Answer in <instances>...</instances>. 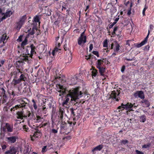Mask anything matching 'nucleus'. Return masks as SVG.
Wrapping results in <instances>:
<instances>
[{
  "mask_svg": "<svg viewBox=\"0 0 154 154\" xmlns=\"http://www.w3.org/2000/svg\"><path fill=\"white\" fill-rule=\"evenodd\" d=\"M68 92V93L65 96V100L62 103V105L63 106L67 105L70 101V97L71 98V100L76 101V100L82 97L83 94L81 91H79V87L70 90Z\"/></svg>",
  "mask_w": 154,
  "mask_h": 154,
  "instance_id": "f257e3e1",
  "label": "nucleus"
},
{
  "mask_svg": "<svg viewBox=\"0 0 154 154\" xmlns=\"http://www.w3.org/2000/svg\"><path fill=\"white\" fill-rule=\"evenodd\" d=\"M55 81H56V89L57 94L60 97H63L64 95L66 94L67 89L64 86L66 81L62 79L60 76H57L55 78Z\"/></svg>",
  "mask_w": 154,
  "mask_h": 154,
  "instance_id": "f03ea898",
  "label": "nucleus"
},
{
  "mask_svg": "<svg viewBox=\"0 0 154 154\" xmlns=\"http://www.w3.org/2000/svg\"><path fill=\"white\" fill-rule=\"evenodd\" d=\"M27 104V102H26L23 100H22L19 104L15 105L11 109V111L12 112L16 110L20 109L22 110L21 111H18L17 113V119H22L23 118H26V116L24 113V112L23 111V109H26V104Z\"/></svg>",
  "mask_w": 154,
  "mask_h": 154,
  "instance_id": "7ed1b4c3",
  "label": "nucleus"
},
{
  "mask_svg": "<svg viewBox=\"0 0 154 154\" xmlns=\"http://www.w3.org/2000/svg\"><path fill=\"white\" fill-rule=\"evenodd\" d=\"M70 111L71 112V116L72 117H73V121H68V122L70 125H71L73 124V125L74 126L76 123L75 121L79 119L80 116V114L79 113H77V115H76L75 113L77 111L76 110L72 108H70Z\"/></svg>",
  "mask_w": 154,
  "mask_h": 154,
  "instance_id": "20e7f679",
  "label": "nucleus"
},
{
  "mask_svg": "<svg viewBox=\"0 0 154 154\" xmlns=\"http://www.w3.org/2000/svg\"><path fill=\"white\" fill-rule=\"evenodd\" d=\"M134 104H132L129 103H127L126 104H124L122 103L121 106L118 107V109H120L121 111L124 110V109H125L129 111H133L134 110L132 109L133 107H134L135 108V107H137L134 106Z\"/></svg>",
  "mask_w": 154,
  "mask_h": 154,
  "instance_id": "39448f33",
  "label": "nucleus"
},
{
  "mask_svg": "<svg viewBox=\"0 0 154 154\" xmlns=\"http://www.w3.org/2000/svg\"><path fill=\"white\" fill-rule=\"evenodd\" d=\"M27 18L26 15H25L20 17L19 21L16 23V28L17 30H20L21 29Z\"/></svg>",
  "mask_w": 154,
  "mask_h": 154,
  "instance_id": "423d86ee",
  "label": "nucleus"
},
{
  "mask_svg": "<svg viewBox=\"0 0 154 154\" xmlns=\"http://www.w3.org/2000/svg\"><path fill=\"white\" fill-rule=\"evenodd\" d=\"M85 30L80 35V36L78 39V44L79 45H81L82 43L84 44L86 42L87 37L85 35Z\"/></svg>",
  "mask_w": 154,
  "mask_h": 154,
  "instance_id": "0eeeda50",
  "label": "nucleus"
},
{
  "mask_svg": "<svg viewBox=\"0 0 154 154\" xmlns=\"http://www.w3.org/2000/svg\"><path fill=\"white\" fill-rule=\"evenodd\" d=\"M42 134V132L38 129H35L33 134L30 135L31 140L32 141L36 140Z\"/></svg>",
  "mask_w": 154,
  "mask_h": 154,
  "instance_id": "6e6552de",
  "label": "nucleus"
},
{
  "mask_svg": "<svg viewBox=\"0 0 154 154\" xmlns=\"http://www.w3.org/2000/svg\"><path fill=\"white\" fill-rule=\"evenodd\" d=\"M18 138V137L17 135L11 136L6 137L5 140L8 144H11L15 143Z\"/></svg>",
  "mask_w": 154,
  "mask_h": 154,
  "instance_id": "1a4fd4ad",
  "label": "nucleus"
},
{
  "mask_svg": "<svg viewBox=\"0 0 154 154\" xmlns=\"http://www.w3.org/2000/svg\"><path fill=\"white\" fill-rule=\"evenodd\" d=\"M120 94V93L115 91H112V93L110 95V97L113 100H115L116 101H118L120 99V97L118 96Z\"/></svg>",
  "mask_w": 154,
  "mask_h": 154,
  "instance_id": "9d476101",
  "label": "nucleus"
},
{
  "mask_svg": "<svg viewBox=\"0 0 154 154\" xmlns=\"http://www.w3.org/2000/svg\"><path fill=\"white\" fill-rule=\"evenodd\" d=\"M134 97L136 98H140L141 99L145 98L144 94L142 91H136L134 94Z\"/></svg>",
  "mask_w": 154,
  "mask_h": 154,
  "instance_id": "9b49d317",
  "label": "nucleus"
},
{
  "mask_svg": "<svg viewBox=\"0 0 154 154\" xmlns=\"http://www.w3.org/2000/svg\"><path fill=\"white\" fill-rule=\"evenodd\" d=\"M64 112V109L63 108L60 107L57 114L58 119L60 121H62L63 118V114Z\"/></svg>",
  "mask_w": 154,
  "mask_h": 154,
  "instance_id": "f8f14e48",
  "label": "nucleus"
},
{
  "mask_svg": "<svg viewBox=\"0 0 154 154\" xmlns=\"http://www.w3.org/2000/svg\"><path fill=\"white\" fill-rule=\"evenodd\" d=\"M22 73V71L20 70L14 69L13 71L11 73L10 75L11 77L13 76L14 79H17L20 73Z\"/></svg>",
  "mask_w": 154,
  "mask_h": 154,
  "instance_id": "ddd939ff",
  "label": "nucleus"
},
{
  "mask_svg": "<svg viewBox=\"0 0 154 154\" xmlns=\"http://www.w3.org/2000/svg\"><path fill=\"white\" fill-rule=\"evenodd\" d=\"M27 48H29L31 49L30 54V57L32 58V56L34 54H36V52L35 51L36 49V48L34 45L33 44H31L30 46H27Z\"/></svg>",
  "mask_w": 154,
  "mask_h": 154,
  "instance_id": "4468645a",
  "label": "nucleus"
},
{
  "mask_svg": "<svg viewBox=\"0 0 154 154\" xmlns=\"http://www.w3.org/2000/svg\"><path fill=\"white\" fill-rule=\"evenodd\" d=\"M8 92L11 98L13 99L15 96H18V93L12 90H8Z\"/></svg>",
  "mask_w": 154,
  "mask_h": 154,
  "instance_id": "2eb2a0df",
  "label": "nucleus"
},
{
  "mask_svg": "<svg viewBox=\"0 0 154 154\" xmlns=\"http://www.w3.org/2000/svg\"><path fill=\"white\" fill-rule=\"evenodd\" d=\"M103 147V145L102 144L99 145L93 148L92 150L93 154H96V151H100Z\"/></svg>",
  "mask_w": 154,
  "mask_h": 154,
  "instance_id": "dca6fc26",
  "label": "nucleus"
},
{
  "mask_svg": "<svg viewBox=\"0 0 154 154\" xmlns=\"http://www.w3.org/2000/svg\"><path fill=\"white\" fill-rule=\"evenodd\" d=\"M16 151L15 148L14 147L11 146L10 149L5 152V154H16Z\"/></svg>",
  "mask_w": 154,
  "mask_h": 154,
  "instance_id": "f3484780",
  "label": "nucleus"
},
{
  "mask_svg": "<svg viewBox=\"0 0 154 154\" xmlns=\"http://www.w3.org/2000/svg\"><path fill=\"white\" fill-rule=\"evenodd\" d=\"M5 127L7 129V131L9 132H11L13 131V125L8 123L5 124Z\"/></svg>",
  "mask_w": 154,
  "mask_h": 154,
  "instance_id": "a211bd4d",
  "label": "nucleus"
},
{
  "mask_svg": "<svg viewBox=\"0 0 154 154\" xmlns=\"http://www.w3.org/2000/svg\"><path fill=\"white\" fill-rule=\"evenodd\" d=\"M68 82L69 85H74L76 83V79L71 76L69 78Z\"/></svg>",
  "mask_w": 154,
  "mask_h": 154,
  "instance_id": "6ab92c4d",
  "label": "nucleus"
},
{
  "mask_svg": "<svg viewBox=\"0 0 154 154\" xmlns=\"http://www.w3.org/2000/svg\"><path fill=\"white\" fill-rule=\"evenodd\" d=\"M20 75L19 77V79L21 81V82L24 81L25 82L27 80V78L26 76V73L25 72H23L22 71V73H20Z\"/></svg>",
  "mask_w": 154,
  "mask_h": 154,
  "instance_id": "aec40b11",
  "label": "nucleus"
},
{
  "mask_svg": "<svg viewBox=\"0 0 154 154\" xmlns=\"http://www.w3.org/2000/svg\"><path fill=\"white\" fill-rule=\"evenodd\" d=\"M33 111V109L32 110L31 109V112L28 110H26L25 114V115L26 116V118L28 117L30 118H32L33 115H34Z\"/></svg>",
  "mask_w": 154,
  "mask_h": 154,
  "instance_id": "412c9836",
  "label": "nucleus"
},
{
  "mask_svg": "<svg viewBox=\"0 0 154 154\" xmlns=\"http://www.w3.org/2000/svg\"><path fill=\"white\" fill-rule=\"evenodd\" d=\"M97 68L99 69V72L100 74V75L103 76L104 77H105V75L104 73L105 72V68L103 66H102Z\"/></svg>",
  "mask_w": 154,
  "mask_h": 154,
  "instance_id": "4be33fe9",
  "label": "nucleus"
},
{
  "mask_svg": "<svg viewBox=\"0 0 154 154\" xmlns=\"http://www.w3.org/2000/svg\"><path fill=\"white\" fill-rule=\"evenodd\" d=\"M37 30V28L35 26L33 27L32 30L29 29L28 30L29 34L30 35H33L35 33V30Z\"/></svg>",
  "mask_w": 154,
  "mask_h": 154,
  "instance_id": "5701e85b",
  "label": "nucleus"
},
{
  "mask_svg": "<svg viewBox=\"0 0 154 154\" xmlns=\"http://www.w3.org/2000/svg\"><path fill=\"white\" fill-rule=\"evenodd\" d=\"M141 101V103H144L146 107H148L150 105V103L148 100L146 99H143Z\"/></svg>",
  "mask_w": 154,
  "mask_h": 154,
  "instance_id": "b1692460",
  "label": "nucleus"
},
{
  "mask_svg": "<svg viewBox=\"0 0 154 154\" xmlns=\"http://www.w3.org/2000/svg\"><path fill=\"white\" fill-rule=\"evenodd\" d=\"M102 60L99 59L97 60L96 64V66L97 68L102 67L101 65L103 64Z\"/></svg>",
  "mask_w": 154,
  "mask_h": 154,
  "instance_id": "393cba45",
  "label": "nucleus"
},
{
  "mask_svg": "<svg viewBox=\"0 0 154 154\" xmlns=\"http://www.w3.org/2000/svg\"><path fill=\"white\" fill-rule=\"evenodd\" d=\"M14 79L12 81V82L14 85H16L17 84H19L22 82L19 78L17 79Z\"/></svg>",
  "mask_w": 154,
  "mask_h": 154,
  "instance_id": "a878e982",
  "label": "nucleus"
},
{
  "mask_svg": "<svg viewBox=\"0 0 154 154\" xmlns=\"http://www.w3.org/2000/svg\"><path fill=\"white\" fill-rule=\"evenodd\" d=\"M28 40L26 38L22 42L21 44V47L24 48V46L27 44Z\"/></svg>",
  "mask_w": 154,
  "mask_h": 154,
  "instance_id": "bb28decb",
  "label": "nucleus"
},
{
  "mask_svg": "<svg viewBox=\"0 0 154 154\" xmlns=\"http://www.w3.org/2000/svg\"><path fill=\"white\" fill-rule=\"evenodd\" d=\"M21 63L20 62H19L18 63H16V68L15 69H18L20 71H22L23 69H21V66H20V64Z\"/></svg>",
  "mask_w": 154,
  "mask_h": 154,
  "instance_id": "cd10ccee",
  "label": "nucleus"
},
{
  "mask_svg": "<svg viewBox=\"0 0 154 154\" xmlns=\"http://www.w3.org/2000/svg\"><path fill=\"white\" fill-rule=\"evenodd\" d=\"M120 46L119 44L117 43L115 45V48L114 49V52H118L120 49Z\"/></svg>",
  "mask_w": 154,
  "mask_h": 154,
  "instance_id": "c85d7f7f",
  "label": "nucleus"
},
{
  "mask_svg": "<svg viewBox=\"0 0 154 154\" xmlns=\"http://www.w3.org/2000/svg\"><path fill=\"white\" fill-rule=\"evenodd\" d=\"M11 14H12V12L10 11H8L6 12L3 17H5L6 19L7 18L10 17Z\"/></svg>",
  "mask_w": 154,
  "mask_h": 154,
  "instance_id": "c756f323",
  "label": "nucleus"
},
{
  "mask_svg": "<svg viewBox=\"0 0 154 154\" xmlns=\"http://www.w3.org/2000/svg\"><path fill=\"white\" fill-rule=\"evenodd\" d=\"M32 101L33 103V106L34 109L35 110H36L38 108V106L36 101L34 99H32Z\"/></svg>",
  "mask_w": 154,
  "mask_h": 154,
  "instance_id": "7c9ffc66",
  "label": "nucleus"
},
{
  "mask_svg": "<svg viewBox=\"0 0 154 154\" xmlns=\"http://www.w3.org/2000/svg\"><path fill=\"white\" fill-rule=\"evenodd\" d=\"M40 16L39 15H36L34 18V21L37 23H40Z\"/></svg>",
  "mask_w": 154,
  "mask_h": 154,
  "instance_id": "2f4dec72",
  "label": "nucleus"
},
{
  "mask_svg": "<svg viewBox=\"0 0 154 154\" xmlns=\"http://www.w3.org/2000/svg\"><path fill=\"white\" fill-rule=\"evenodd\" d=\"M146 120V116L144 115H142L140 117V121L141 122H144Z\"/></svg>",
  "mask_w": 154,
  "mask_h": 154,
  "instance_id": "473e14b6",
  "label": "nucleus"
},
{
  "mask_svg": "<svg viewBox=\"0 0 154 154\" xmlns=\"http://www.w3.org/2000/svg\"><path fill=\"white\" fill-rule=\"evenodd\" d=\"M23 130L26 132H29V128L27 125H24L23 126Z\"/></svg>",
  "mask_w": 154,
  "mask_h": 154,
  "instance_id": "72a5a7b5",
  "label": "nucleus"
},
{
  "mask_svg": "<svg viewBox=\"0 0 154 154\" xmlns=\"http://www.w3.org/2000/svg\"><path fill=\"white\" fill-rule=\"evenodd\" d=\"M97 69H93V71H92L91 72L92 77H95L97 76Z\"/></svg>",
  "mask_w": 154,
  "mask_h": 154,
  "instance_id": "f704fd0d",
  "label": "nucleus"
},
{
  "mask_svg": "<svg viewBox=\"0 0 154 154\" xmlns=\"http://www.w3.org/2000/svg\"><path fill=\"white\" fill-rule=\"evenodd\" d=\"M118 28V27L117 26H115L114 27L113 31L112 33V36H111V37H114L115 35H116V32Z\"/></svg>",
  "mask_w": 154,
  "mask_h": 154,
  "instance_id": "c9c22d12",
  "label": "nucleus"
},
{
  "mask_svg": "<svg viewBox=\"0 0 154 154\" xmlns=\"http://www.w3.org/2000/svg\"><path fill=\"white\" fill-rule=\"evenodd\" d=\"M72 53L70 52V55L68 58V62L66 63V65L68 63L71 62L72 61Z\"/></svg>",
  "mask_w": 154,
  "mask_h": 154,
  "instance_id": "e433bc0d",
  "label": "nucleus"
},
{
  "mask_svg": "<svg viewBox=\"0 0 154 154\" xmlns=\"http://www.w3.org/2000/svg\"><path fill=\"white\" fill-rule=\"evenodd\" d=\"M35 122H38L41 121V118L38 116H36V117L35 118Z\"/></svg>",
  "mask_w": 154,
  "mask_h": 154,
  "instance_id": "4c0bfd02",
  "label": "nucleus"
},
{
  "mask_svg": "<svg viewBox=\"0 0 154 154\" xmlns=\"http://www.w3.org/2000/svg\"><path fill=\"white\" fill-rule=\"evenodd\" d=\"M132 7V3H131L130 4V7L129 8V9L128 11V12L127 13V15H130L131 14V8Z\"/></svg>",
  "mask_w": 154,
  "mask_h": 154,
  "instance_id": "58836bf2",
  "label": "nucleus"
},
{
  "mask_svg": "<svg viewBox=\"0 0 154 154\" xmlns=\"http://www.w3.org/2000/svg\"><path fill=\"white\" fill-rule=\"evenodd\" d=\"M103 47L106 48L108 47V40L107 39H105L103 42Z\"/></svg>",
  "mask_w": 154,
  "mask_h": 154,
  "instance_id": "ea45409f",
  "label": "nucleus"
},
{
  "mask_svg": "<svg viewBox=\"0 0 154 154\" xmlns=\"http://www.w3.org/2000/svg\"><path fill=\"white\" fill-rule=\"evenodd\" d=\"M128 143V141L127 140H121L120 143L121 145H125Z\"/></svg>",
  "mask_w": 154,
  "mask_h": 154,
  "instance_id": "a19ab883",
  "label": "nucleus"
},
{
  "mask_svg": "<svg viewBox=\"0 0 154 154\" xmlns=\"http://www.w3.org/2000/svg\"><path fill=\"white\" fill-rule=\"evenodd\" d=\"M58 129H52L51 131H50V133H52V134H56L58 132Z\"/></svg>",
  "mask_w": 154,
  "mask_h": 154,
  "instance_id": "79ce46f5",
  "label": "nucleus"
},
{
  "mask_svg": "<svg viewBox=\"0 0 154 154\" xmlns=\"http://www.w3.org/2000/svg\"><path fill=\"white\" fill-rule=\"evenodd\" d=\"M8 99V97L5 98V97H2V103H4L7 102Z\"/></svg>",
  "mask_w": 154,
  "mask_h": 154,
  "instance_id": "37998d69",
  "label": "nucleus"
},
{
  "mask_svg": "<svg viewBox=\"0 0 154 154\" xmlns=\"http://www.w3.org/2000/svg\"><path fill=\"white\" fill-rule=\"evenodd\" d=\"M148 8V6L146 5H145L144 8L143 12H142V14L143 15V16L145 15V12L146 11V10Z\"/></svg>",
  "mask_w": 154,
  "mask_h": 154,
  "instance_id": "c03bdc74",
  "label": "nucleus"
},
{
  "mask_svg": "<svg viewBox=\"0 0 154 154\" xmlns=\"http://www.w3.org/2000/svg\"><path fill=\"white\" fill-rule=\"evenodd\" d=\"M102 60L103 63H104L106 64H108L109 63H110L109 62L106 58H103Z\"/></svg>",
  "mask_w": 154,
  "mask_h": 154,
  "instance_id": "a18cd8bd",
  "label": "nucleus"
},
{
  "mask_svg": "<svg viewBox=\"0 0 154 154\" xmlns=\"http://www.w3.org/2000/svg\"><path fill=\"white\" fill-rule=\"evenodd\" d=\"M92 53L96 55L97 57H99V54L98 51H93L92 52Z\"/></svg>",
  "mask_w": 154,
  "mask_h": 154,
  "instance_id": "49530a36",
  "label": "nucleus"
},
{
  "mask_svg": "<svg viewBox=\"0 0 154 154\" xmlns=\"http://www.w3.org/2000/svg\"><path fill=\"white\" fill-rule=\"evenodd\" d=\"M47 147V146H45L42 148V153H45L47 151V149H46Z\"/></svg>",
  "mask_w": 154,
  "mask_h": 154,
  "instance_id": "de8ad7c7",
  "label": "nucleus"
},
{
  "mask_svg": "<svg viewBox=\"0 0 154 154\" xmlns=\"http://www.w3.org/2000/svg\"><path fill=\"white\" fill-rule=\"evenodd\" d=\"M150 144L149 143L144 144L142 146V148H147L149 147Z\"/></svg>",
  "mask_w": 154,
  "mask_h": 154,
  "instance_id": "09e8293b",
  "label": "nucleus"
},
{
  "mask_svg": "<svg viewBox=\"0 0 154 154\" xmlns=\"http://www.w3.org/2000/svg\"><path fill=\"white\" fill-rule=\"evenodd\" d=\"M2 93V94H3V97H5V98H6V97H8V95L7 94V92L6 91H5V92H3Z\"/></svg>",
  "mask_w": 154,
  "mask_h": 154,
  "instance_id": "8fccbe9b",
  "label": "nucleus"
},
{
  "mask_svg": "<svg viewBox=\"0 0 154 154\" xmlns=\"http://www.w3.org/2000/svg\"><path fill=\"white\" fill-rule=\"evenodd\" d=\"M149 45H147L144 48V50L146 51H148L149 50Z\"/></svg>",
  "mask_w": 154,
  "mask_h": 154,
  "instance_id": "3c124183",
  "label": "nucleus"
},
{
  "mask_svg": "<svg viewBox=\"0 0 154 154\" xmlns=\"http://www.w3.org/2000/svg\"><path fill=\"white\" fill-rule=\"evenodd\" d=\"M144 45V44L143 42H142L140 43L137 44V45L136 47L137 48H140Z\"/></svg>",
  "mask_w": 154,
  "mask_h": 154,
  "instance_id": "603ef678",
  "label": "nucleus"
},
{
  "mask_svg": "<svg viewBox=\"0 0 154 154\" xmlns=\"http://www.w3.org/2000/svg\"><path fill=\"white\" fill-rule=\"evenodd\" d=\"M135 152L136 154H144L142 152L138 150H135Z\"/></svg>",
  "mask_w": 154,
  "mask_h": 154,
  "instance_id": "864d4df0",
  "label": "nucleus"
},
{
  "mask_svg": "<svg viewBox=\"0 0 154 154\" xmlns=\"http://www.w3.org/2000/svg\"><path fill=\"white\" fill-rule=\"evenodd\" d=\"M125 65H123L122 66V67L121 68V71L122 73H123L124 72V71H125Z\"/></svg>",
  "mask_w": 154,
  "mask_h": 154,
  "instance_id": "5fc2aeb1",
  "label": "nucleus"
},
{
  "mask_svg": "<svg viewBox=\"0 0 154 154\" xmlns=\"http://www.w3.org/2000/svg\"><path fill=\"white\" fill-rule=\"evenodd\" d=\"M42 110L44 112H45L47 111V108H46V107L45 106V105H44L42 106Z\"/></svg>",
  "mask_w": 154,
  "mask_h": 154,
  "instance_id": "6e6d98bb",
  "label": "nucleus"
},
{
  "mask_svg": "<svg viewBox=\"0 0 154 154\" xmlns=\"http://www.w3.org/2000/svg\"><path fill=\"white\" fill-rule=\"evenodd\" d=\"M22 37H23V35H20V36H19V38H18V39H17V40L18 41L20 42H21Z\"/></svg>",
  "mask_w": 154,
  "mask_h": 154,
  "instance_id": "4d7b16f0",
  "label": "nucleus"
},
{
  "mask_svg": "<svg viewBox=\"0 0 154 154\" xmlns=\"http://www.w3.org/2000/svg\"><path fill=\"white\" fill-rule=\"evenodd\" d=\"M93 44H91L89 46V51H91L93 48Z\"/></svg>",
  "mask_w": 154,
  "mask_h": 154,
  "instance_id": "13d9d810",
  "label": "nucleus"
},
{
  "mask_svg": "<svg viewBox=\"0 0 154 154\" xmlns=\"http://www.w3.org/2000/svg\"><path fill=\"white\" fill-rule=\"evenodd\" d=\"M153 28H154L153 25L152 24H151L149 26V31H151L152 30Z\"/></svg>",
  "mask_w": 154,
  "mask_h": 154,
  "instance_id": "bf43d9fd",
  "label": "nucleus"
},
{
  "mask_svg": "<svg viewBox=\"0 0 154 154\" xmlns=\"http://www.w3.org/2000/svg\"><path fill=\"white\" fill-rule=\"evenodd\" d=\"M148 38H145L144 40L142 41L144 44H145L146 43H147L148 40Z\"/></svg>",
  "mask_w": 154,
  "mask_h": 154,
  "instance_id": "052dcab7",
  "label": "nucleus"
},
{
  "mask_svg": "<svg viewBox=\"0 0 154 154\" xmlns=\"http://www.w3.org/2000/svg\"><path fill=\"white\" fill-rule=\"evenodd\" d=\"M125 60H127V61H133V60H135V58H134V57L133 58H132L131 59H128L127 58H125Z\"/></svg>",
  "mask_w": 154,
  "mask_h": 154,
  "instance_id": "680f3d73",
  "label": "nucleus"
},
{
  "mask_svg": "<svg viewBox=\"0 0 154 154\" xmlns=\"http://www.w3.org/2000/svg\"><path fill=\"white\" fill-rule=\"evenodd\" d=\"M24 61L26 62H27V61H28L29 60V57H28L27 56H26L24 58Z\"/></svg>",
  "mask_w": 154,
  "mask_h": 154,
  "instance_id": "e2e57ef3",
  "label": "nucleus"
},
{
  "mask_svg": "<svg viewBox=\"0 0 154 154\" xmlns=\"http://www.w3.org/2000/svg\"><path fill=\"white\" fill-rule=\"evenodd\" d=\"M6 127H3L2 128V131H3V132L5 133L6 132Z\"/></svg>",
  "mask_w": 154,
  "mask_h": 154,
  "instance_id": "0e129e2a",
  "label": "nucleus"
},
{
  "mask_svg": "<svg viewBox=\"0 0 154 154\" xmlns=\"http://www.w3.org/2000/svg\"><path fill=\"white\" fill-rule=\"evenodd\" d=\"M67 44L66 43L63 46V48L65 51H66L67 50Z\"/></svg>",
  "mask_w": 154,
  "mask_h": 154,
  "instance_id": "69168bd1",
  "label": "nucleus"
},
{
  "mask_svg": "<svg viewBox=\"0 0 154 154\" xmlns=\"http://www.w3.org/2000/svg\"><path fill=\"white\" fill-rule=\"evenodd\" d=\"M7 146L5 144L2 145V149L4 150V149H6V148H7Z\"/></svg>",
  "mask_w": 154,
  "mask_h": 154,
  "instance_id": "338daca9",
  "label": "nucleus"
},
{
  "mask_svg": "<svg viewBox=\"0 0 154 154\" xmlns=\"http://www.w3.org/2000/svg\"><path fill=\"white\" fill-rule=\"evenodd\" d=\"M26 53H27V54L29 56V57H30V53H29V51L28 49H26Z\"/></svg>",
  "mask_w": 154,
  "mask_h": 154,
  "instance_id": "774afa93",
  "label": "nucleus"
}]
</instances>
